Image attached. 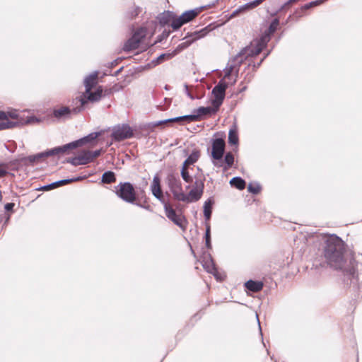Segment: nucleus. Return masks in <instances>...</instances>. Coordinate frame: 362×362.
Returning <instances> with one entry per match:
<instances>
[{"label": "nucleus", "instance_id": "nucleus-1", "mask_svg": "<svg viewBox=\"0 0 362 362\" xmlns=\"http://www.w3.org/2000/svg\"><path fill=\"white\" fill-rule=\"evenodd\" d=\"M190 167L182 165L180 174L182 180L187 185L186 189H189L188 193H185L182 188L180 180L173 175L168 176V182L170 192L173 195V198L184 203H193L199 200L203 194L204 188V180L195 177L194 181L193 177L190 174Z\"/></svg>", "mask_w": 362, "mask_h": 362}, {"label": "nucleus", "instance_id": "nucleus-2", "mask_svg": "<svg viewBox=\"0 0 362 362\" xmlns=\"http://www.w3.org/2000/svg\"><path fill=\"white\" fill-rule=\"evenodd\" d=\"M325 243L324 256L330 267L336 269H346L348 256L344 242L334 235H322Z\"/></svg>", "mask_w": 362, "mask_h": 362}, {"label": "nucleus", "instance_id": "nucleus-3", "mask_svg": "<svg viewBox=\"0 0 362 362\" xmlns=\"http://www.w3.org/2000/svg\"><path fill=\"white\" fill-rule=\"evenodd\" d=\"M98 73L95 71L84 78L85 91L73 102L76 105L72 110L74 113L82 111L88 103L98 102L101 99L103 90L101 86H97L98 82Z\"/></svg>", "mask_w": 362, "mask_h": 362}, {"label": "nucleus", "instance_id": "nucleus-4", "mask_svg": "<svg viewBox=\"0 0 362 362\" xmlns=\"http://www.w3.org/2000/svg\"><path fill=\"white\" fill-rule=\"evenodd\" d=\"M40 119L35 116L24 117L16 110L7 112L0 111V130L30 124L39 123Z\"/></svg>", "mask_w": 362, "mask_h": 362}, {"label": "nucleus", "instance_id": "nucleus-5", "mask_svg": "<svg viewBox=\"0 0 362 362\" xmlns=\"http://www.w3.org/2000/svg\"><path fill=\"white\" fill-rule=\"evenodd\" d=\"M218 109H216V107L213 108L211 107H199L196 110V113L194 115H187L180 117H177L174 118H170L168 119H166L165 121H160L159 122V124L165 123V122H182V123H189L191 122H194L197 120L198 117L202 115H209L211 113L215 112Z\"/></svg>", "mask_w": 362, "mask_h": 362}, {"label": "nucleus", "instance_id": "nucleus-6", "mask_svg": "<svg viewBox=\"0 0 362 362\" xmlns=\"http://www.w3.org/2000/svg\"><path fill=\"white\" fill-rule=\"evenodd\" d=\"M226 148V142L222 138H216L211 141V161L214 165H222L221 160L223 158Z\"/></svg>", "mask_w": 362, "mask_h": 362}, {"label": "nucleus", "instance_id": "nucleus-7", "mask_svg": "<svg viewBox=\"0 0 362 362\" xmlns=\"http://www.w3.org/2000/svg\"><path fill=\"white\" fill-rule=\"evenodd\" d=\"M229 83L223 80L219 81L218 84L214 86L212 90L214 98L211 100L214 107L218 109L222 104L226 95V90L228 87Z\"/></svg>", "mask_w": 362, "mask_h": 362}, {"label": "nucleus", "instance_id": "nucleus-8", "mask_svg": "<svg viewBox=\"0 0 362 362\" xmlns=\"http://www.w3.org/2000/svg\"><path fill=\"white\" fill-rule=\"evenodd\" d=\"M117 194L129 203H133L136 199L134 188L129 182L120 183L118 186Z\"/></svg>", "mask_w": 362, "mask_h": 362}, {"label": "nucleus", "instance_id": "nucleus-9", "mask_svg": "<svg viewBox=\"0 0 362 362\" xmlns=\"http://www.w3.org/2000/svg\"><path fill=\"white\" fill-rule=\"evenodd\" d=\"M199 9L187 11L177 18L173 23V28L177 30L182 25L187 23L194 19L199 13Z\"/></svg>", "mask_w": 362, "mask_h": 362}, {"label": "nucleus", "instance_id": "nucleus-10", "mask_svg": "<svg viewBox=\"0 0 362 362\" xmlns=\"http://www.w3.org/2000/svg\"><path fill=\"white\" fill-rule=\"evenodd\" d=\"M112 137L116 141H122L132 136V131L128 125H118L112 129Z\"/></svg>", "mask_w": 362, "mask_h": 362}, {"label": "nucleus", "instance_id": "nucleus-11", "mask_svg": "<svg viewBox=\"0 0 362 362\" xmlns=\"http://www.w3.org/2000/svg\"><path fill=\"white\" fill-rule=\"evenodd\" d=\"M100 135V132H93L79 140L65 144L62 146L63 148L64 153L66 152L67 151H69L70 149H73V148H77L78 146H82L86 143L91 142V141L95 140Z\"/></svg>", "mask_w": 362, "mask_h": 362}, {"label": "nucleus", "instance_id": "nucleus-12", "mask_svg": "<svg viewBox=\"0 0 362 362\" xmlns=\"http://www.w3.org/2000/svg\"><path fill=\"white\" fill-rule=\"evenodd\" d=\"M243 54H245L243 52H240L235 57L228 62L224 69V77L222 80L225 81V79H229L233 69L243 62L245 60Z\"/></svg>", "mask_w": 362, "mask_h": 362}, {"label": "nucleus", "instance_id": "nucleus-13", "mask_svg": "<svg viewBox=\"0 0 362 362\" xmlns=\"http://www.w3.org/2000/svg\"><path fill=\"white\" fill-rule=\"evenodd\" d=\"M202 266L204 268V269L210 274H212L214 277L218 281L222 280V276L219 274V272L217 271L216 268L215 267L214 261L211 257L210 254H204V256L202 259Z\"/></svg>", "mask_w": 362, "mask_h": 362}, {"label": "nucleus", "instance_id": "nucleus-14", "mask_svg": "<svg viewBox=\"0 0 362 362\" xmlns=\"http://www.w3.org/2000/svg\"><path fill=\"white\" fill-rule=\"evenodd\" d=\"M151 190L153 195L162 204H165L166 202L160 187V179L158 175H156L153 178V181L151 185Z\"/></svg>", "mask_w": 362, "mask_h": 362}, {"label": "nucleus", "instance_id": "nucleus-15", "mask_svg": "<svg viewBox=\"0 0 362 362\" xmlns=\"http://www.w3.org/2000/svg\"><path fill=\"white\" fill-rule=\"evenodd\" d=\"M163 205L166 216L179 227L184 228L182 216L177 215L175 211L167 202L163 204Z\"/></svg>", "mask_w": 362, "mask_h": 362}, {"label": "nucleus", "instance_id": "nucleus-16", "mask_svg": "<svg viewBox=\"0 0 362 362\" xmlns=\"http://www.w3.org/2000/svg\"><path fill=\"white\" fill-rule=\"evenodd\" d=\"M61 153H64L63 148L62 146H58V147L54 148L52 149L46 151L45 152H42V153H37L36 155L30 156L28 157V160L31 163H35V162H37L39 160L42 159L44 158L54 156L57 154H61Z\"/></svg>", "mask_w": 362, "mask_h": 362}, {"label": "nucleus", "instance_id": "nucleus-17", "mask_svg": "<svg viewBox=\"0 0 362 362\" xmlns=\"http://www.w3.org/2000/svg\"><path fill=\"white\" fill-rule=\"evenodd\" d=\"M206 33H207L206 28H204L199 31L193 33L192 35H190L189 36L186 37V41L182 42V44H180L179 45V47H180L181 49H185V48L187 47L192 42H193L194 41H195L198 39L203 37L204 36H205L206 35Z\"/></svg>", "mask_w": 362, "mask_h": 362}, {"label": "nucleus", "instance_id": "nucleus-18", "mask_svg": "<svg viewBox=\"0 0 362 362\" xmlns=\"http://www.w3.org/2000/svg\"><path fill=\"white\" fill-rule=\"evenodd\" d=\"M92 161L90 158V151H83L78 156H76L71 159V163L74 165H86Z\"/></svg>", "mask_w": 362, "mask_h": 362}, {"label": "nucleus", "instance_id": "nucleus-19", "mask_svg": "<svg viewBox=\"0 0 362 362\" xmlns=\"http://www.w3.org/2000/svg\"><path fill=\"white\" fill-rule=\"evenodd\" d=\"M263 49L264 48L262 47L255 42V44L252 45V47H245L240 52H243L245 53L243 54V57L246 59L249 56H256L259 54Z\"/></svg>", "mask_w": 362, "mask_h": 362}, {"label": "nucleus", "instance_id": "nucleus-20", "mask_svg": "<svg viewBox=\"0 0 362 362\" xmlns=\"http://www.w3.org/2000/svg\"><path fill=\"white\" fill-rule=\"evenodd\" d=\"M177 18V16L170 11H167L161 13L158 16V21L160 24L165 25L166 24H171V26L173 27V21Z\"/></svg>", "mask_w": 362, "mask_h": 362}, {"label": "nucleus", "instance_id": "nucleus-21", "mask_svg": "<svg viewBox=\"0 0 362 362\" xmlns=\"http://www.w3.org/2000/svg\"><path fill=\"white\" fill-rule=\"evenodd\" d=\"M234 156L231 152H228L224 156V158L221 160L222 165H215L218 168H223L224 170H227L232 167L234 163Z\"/></svg>", "mask_w": 362, "mask_h": 362}, {"label": "nucleus", "instance_id": "nucleus-22", "mask_svg": "<svg viewBox=\"0 0 362 362\" xmlns=\"http://www.w3.org/2000/svg\"><path fill=\"white\" fill-rule=\"evenodd\" d=\"M264 0H255L252 2L247 3L242 6H240L238 10L234 11V13L232 14L233 16H234L236 13L240 11H243L245 10H249L254 8L257 7L258 5H259L261 3H262Z\"/></svg>", "mask_w": 362, "mask_h": 362}, {"label": "nucleus", "instance_id": "nucleus-23", "mask_svg": "<svg viewBox=\"0 0 362 362\" xmlns=\"http://www.w3.org/2000/svg\"><path fill=\"white\" fill-rule=\"evenodd\" d=\"M71 112V109L68 107H62L54 110V116L58 119L67 118L69 117Z\"/></svg>", "mask_w": 362, "mask_h": 362}, {"label": "nucleus", "instance_id": "nucleus-24", "mask_svg": "<svg viewBox=\"0 0 362 362\" xmlns=\"http://www.w3.org/2000/svg\"><path fill=\"white\" fill-rule=\"evenodd\" d=\"M200 156V153L199 151H194L188 158L184 161L182 165L190 167L191 165H193L196 163Z\"/></svg>", "mask_w": 362, "mask_h": 362}, {"label": "nucleus", "instance_id": "nucleus-25", "mask_svg": "<svg viewBox=\"0 0 362 362\" xmlns=\"http://www.w3.org/2000/svg\"><path fill=\"white\" fill-rule=\"evenodd\" d=\"M245 287L250 291L257 292L262 290L263 284L260 281L250 280L245 283Z\"/></svg>", "mask_w": 362, "mask_h": 362}, {"label": "nucleus", "instance_id": "nucleus-26", "mask_svg": "<svg viewBox=\"0 0 362 362\" xmlns=\"http://www.w3.org/2000/svg\"><path fill=\"white\" fill-rule=\"evenodd\" d=\"M238 134L235 127L231 128L228 132V143L231 145L238 144Z\"/></svg>", "mask_w": 362, "mask_h": 362}, {"label": "nucleus", "instance_id": "nucleus-27", "mask_svg": "<svg viewBox=\"0 0 362 362\" xmlns=\"http://www.w3.org/2000/svg\"><path fill=\"white\" fill-rule=\"evenodd\" d=\"M146 29L144 28H141L138 29L136 31H135L132 37L133 38V40L140 44L142 39L146 35Z\"/></svg>", "mask_w": 362, "mask_h": 362}, {"label": "nucleus", "instance_id": "nucleus-28", "mask_svg": "<svg viewBox=\"0 0 362 362\" xmlns=\"http://www.w3.org/2000/svg\"><path fill=\"white\" fill-rule=\"evenodd\" d=\"M230 184L238 189H243L245 187V182L241 177H235L230 180Z\"/></svg>", "mask_w": 362, "mask_h": 362}, {"label": "nucleus", "instance_id": "nucleus-29", "mask_svg": "<svg viewBox=\"0 0 362 362\" xmlns=\"http://www.w3.org/2000/svg\"><path fill=\"white\" fill-rule=\"evenodd\" d=\"M214 202L211 199H208L205 202L204 206V214L206 220H209L211 215V206Z\"/></svg>", "mask_w": 362, "mask_h": 362}, {"label": "nucleus", "instance_id": "nucleus-30", "mask_svg": "<svg viewBox=\"0 0 362 362\" xmlns=\"http://www.w3.org/2000/svg\"><path fill=\"white\" fill-rule=\"evenodd\" d=\"M139 46V44L137 42H135L134 40H133V38L131 37L124 44V49L125 51H131V50L138 48Z\"/></svg>", "mask_w": 362, "mask_h": 362}, {"label": "nucleus", "instance_id": "nucleus-31", "mask_svg": "<svg viewBox=\"0 0 362 362\" xmlns=\"http://www.w3.org/2000/svg\"><path fill=\"white\" fill-rule=\"evenodd\" d=\"M115 174L111 171L105 172L102 176V182L103 183H112L115 182Z\"/></svg>", "mask_w": 362, "mask_h": 362}, {"label": "nucleus", "instance_id": "nucleus-32", "mask_svg": "<svg viewBox=\"0 0 362 362\" xmlns=\"http://www.w3.org/2000/svg\"><path fill=\"white\" fill-rule=\"evenodd\" d=\"M269 35V33H265L256 42L264 48L270 40Z\"/></svg>", "mask_w": 362, "mask_h": 362}, {"label": "nucleus", "instance_id": "nucleus-33", "mask_svg": "<svg viewBox=\"0 0 362 362\" xmlns=\"http://www.w3.org/2000/svg\"><path fill=\"white\" fill-rule=\"evenodd\" d=\"M261 187L258 183H250L247 187L248 192L252 194H257L259 192Z\"/></svg>", "mask_w": 362, "mask_h": 362}, {"label": "nucleus", "instance_id": "nucleus-34", "mask_svg": "<svg viewBox=\"0 0 362 362\" xmlns=\"http://www.w3.org/2000/svg\"><path fill=\"white\" fill-rule=\"evenodd\" d=\"M278 25H279V21L277 19H274L270 24L269 29L266 33H269V35H271L272 33H273L276 31Z\"/></svg>", "mask_w": 362, "mask_h": 362}, {"label": "nucleus", "instance_id": "nucleus-35", "mask_svg": "<svg viewBox=\"0 0 362 362\" xmlns=\"http://www.w3.org/2000/svg\"><path fill=\"white\" fill-rule=\"evenodd\" d=\"M81 178L80 177H76V178H74V179H65V180H59L57 181V184H58V186L60 187L63 185H66V184H68V183H70L73 181H78V180H80Z\"/></svg>", "mask_w": 362, "mask_h": 362}, {"label": "nucleus", "instance_id": "nucleus-36", "mask_svg": "<svg viewBox=\"0 0 362 362\" xmlns=\"http://www.w3.org/2000/svg\"><path fill=\"white\" fill-rule=\"evenodd\" d=\"M325 1V0H317V1H312V2L305 5V8H310L313 6H318L321 4H322Z\"/></svg>", "mask_w": 362, "mask_h": 362}, {"label": "nucleus", "instance_id": "nucleus-37", "mask_svg": "<svg viewBox=\"0 0 362 362\" xmlns=\"http://www.w3.org/2000/svg\"><path fill=\"white\" fill-rule=\"evenodd\" d=\"M141 12V8L138 6H134L132 10L129 11V15L131 18H134L136 16Z\"/></svg>", "mask_w": 362, "mask_h": 362}, {"label": "nucleus", "instance_id": "nucleus-38", "mask_svg": "<svg viewBox=\"0 0 362 362\" xmlns=\"http://www.w3.org/2000/svg\"><path fill=\"white\" fill-rule=\"evenodd\" d=\"M184 91L185 94L187 95V97H189V98H190L191 100H194L195 98L194 96L191 93L190 88L187 85L184 86Z\"/></svg>", "mask_w": 362, "mask_h": 362}, {"label": "nucleus", "instance_id": "nucleus-39", "mask_svg": "<svg viewBox=\"0 0 362 362\" xmlns=\"http://www.w3.org/2000/svg\"><path fill=\"white\" fill-rule=\"evenodd\" d=\"M171 57H172V54H163L160 55V56L157 58V62H158V63H160V62H161L164 59H165V58H168V59H170Z\"/></svg>", "mask_w": 362, "mask_h": 362}, {"label": "nucleus", "instance_id": "nucleus-40", "mask_svg": "<svg viewBox=\"0 0 362 362\" xmlns=\"http://www.w3.org/2000/svg\"><path fill=\"white\" fill-rule=\"evenodd\" d=\"M101 153L100 150H96L95 151H90V158L93 160L94 158L98 157Z\"/></svg>", "mask_w": 362, "mask_h": 362}, {"label": "nucleus", "instance_id": "nucleus-41", "mask_svg": "<svg viewBox=\"0 0 362 362\" xmlns=\"http://www.w3.org/2000/svg\"><path fill=\"white\" fill-rule=\"evenodd\" d=\"M7 173V168L4 165H0V177L4 176Z\"/></svg>", "mask_w": 362, "mask_h": 362}, {"label": "nucleus", "instance_id": "nucleus-42", "mask_svg": "<svg viewBox=\"0 0 362 362\" xmlns=\"http://www.w3.org/2000/svg\"><path fill=\"white\" fill-rule=\"evenodd\" d=\"M13 206H14V204H13V203H8V204H6L5 205V209L6 211H11V210L13 209Z\"/></svg>", "mask_w": 362, "mask_h": 362}, {"label": "nucleus", "instance_id": "nucleus-43", "mask_svg": "<svg viewBox=\"0 0 362 362\" xmlns=\"http://www.w3.org/2000/svg\"><path fill=\"white\" fill-rule=\"evenodd\" d=\"M48 185H49V190L57 188V187H59L58 184H57V181L54 182H52V183H51V184H49Z\"/></svg>", "mask_w": 362, "mask_h": 362}, {"label": "nucleus", "instance_id": "nucleus-44", "mask_svg": "<svg viewBox=\"0 0 362 362\" xmlns=\"http://www.w3.org/2000/svg\"><path fill=\"white\" fill-rule=\"evenodd\" d=\"M206 245L208 248L211 247V238L206 239Z\"/></svg>", "mask_w": 362, "mask_h": 362}, {"label": "nucleus", "instance_id": "nucleus-45", "mask_svg": "<svg viewBox=\"0 0 362 362\" xmlns=\"http://www.w3.org/2000/svg\"><path fill=\"white\" fill-rule=\"evenodd\" d=\"M40 189H42V190H44V191H48V190H49V185H45V186L42 187Z\"/></svg>", "mask_w": 362, "mask_h": 362}, {"label": "nucleus", "instance_id": "nucleus-46", "mask_svg": "<svg viewBox=\"0 0 362 362\" xmlns=\"http://www.w3.org/2000/svg\"><path fill=\"white\" fill-rule=\"evenodd\" d=\"M256 317H257V321H258L259 330H261V327H260V324H259V321L258 315H256ZM260 334H261V335H262V331H260Z\"/></svg>", "mask_w": 362, "mask_h": 362}, {"label": "nucleus", "instance_id": "nucleus-47", "mask_svg": "<svg viewBox=\"0 0 362 362\" xmlns=\"http://www.w3.org/2000/svg\"><path fill=\"white\" fill-rule=\"evenodd\" d=\"M205 238H206V239H209V238H211L210 233H206V234H205Z\"/></svg>", "mask_w": 362, "mask_h": 362}, {"label": "nucleus", "instance_id": "nucleus-48", "mask_svg": "<svg viewBox=\"0 0 362 362\" xmlns=\"http://www.w3.org/2000/svg\"><path fill=\"white\" fill-rule=\"evenodd\" d=\"M206 233H210V226H206Z\"/></svg>", "mask_w": 362, "mask_h": 362}, {"label": "nucleus", "instance_id": "nucleus-49", "mask_svg": "<svg viewBox=\"0 0 362 362\" xmlns=\"http://www.w3.org/2000/svg\"><path fill=\"white\" fill-rule=\"evenodd\" d=\"M236 82V78L233 80V81L231 83V84H234Z\"/></svg>", "mask_w": 362, "mask_h": 362}]
</instances>
